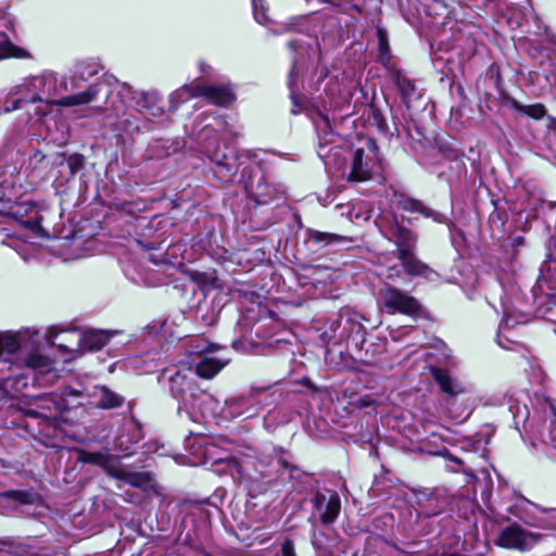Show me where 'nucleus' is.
Returning <instances> with one entry per match:
<instances>
[{"mask_svg": "<svg viewBox=\"0 0 556 556\" xmlns=\"http://www.w3.org/2000/svg\"><path fill=\"white\" fill-rule=\"evenodd\" d=\"M403 556H424V548L412 549L410 545H407V548L401 549Z\"/></svg>", "mask_w": 556, "mask_h": 556, "instance_id": "nucleus-55", "label": "nucleus"}, {"mask_svg": "<svg viewBox=\"0 0 556 556\" xmlns=\"http://www.w3.org/2000/svg\"><path fill=\"white\" fill-rule=\"evenodd\" d=\"M268 387H251L247 394L227 399L222 413L227 418L250 419L258 416L267 403Z\"/></svg>", "mask_w": 556, "mask_h": 556, "instance_id": "nucleus-7", "label": "nucleus"}, {"mask_svg": "<svg viewBox=\"0 0 556 556\" xmlns=\"http://www.w3.org/2000/svg\"><path fill=\"white\" fill-rule=\"evenodd\" d=\"M122 101H129L136 111L148 122L159 124L165 119L166 110L163 96L155 89L139 91L129 84L123 83L118 88Z\"/></svg>", "mask_w": 556, "mask_h": 556, "instance_id": "nucleus-6", "label": "nucleus"}, {"mask_svg": "<svg viewBox=\"0 0 556 556\" xmlns=\"http://www.w3.org/2000/svg\"><path fill=\"white\" fill-rule=\"evenodd\" d=\"M254 18L258 24L267 25L269 17L267 16V4L264 0H252Z\"/></svg>", "mask_w": 556, "mask_h": 556, "instance_id": "nucleus-41", "label": "nucleus"}, {"mask_svg": "<svg viewBox=\"0 0 556 556\" xmlns=\"http://www.w3.org/2000/svg\"><path fill=\"white\" fill-rule=\"evenodd\" d=\"M75 329H73L74 331ZM72 330H66L59 326H51L47 328L45 339L58 348V343H65L70 346L73 345V337L70 334Z\"/></svg>", "mask_w": 556, "mask_h": 556, "instance_id": "nucleus-32", "label": "nucleus"}, {"mask_svg": "<svg viewBox=\"0 0 556 556\" xmlns=\"http://www.w3.org/2000/svg\"><path fill=\"white\" fill-rule=\"evenodd\" d=\"M210 66L205 63H200V71L202 74L206 75L208 74Z\"/></svg>", "mask_w": 556, "mask_h": 556, "instance_id": "nucleus-58", "label": "nucleus"}, {"mask_svg": "<svg viewBox=\"0 0 556 556\" xmlns=\"http://www.w3.org/2000/svg\"><path fill=\"white\" fill-rule=\"evenodd\" d=\"M199 97L208 99L212 103L226 106L235 100L232 90L225 86L199 85Z\"/></svg>", "mask_w": 556, "mask_h": 556, "instance_id": "nucleus-23", "label": "nucleus"}, {"mask_svg": "<svg viewBox=\"0 0 556 556\" xmlns=\"http://www.w3.org/2000/svg\"><path fill=\"white\" fill-rule=\"evenodd\" d=\"M328 24H329L330 26H332V25H337V24H338V22H337V20H336V18H330V20L328 21Z\"/></svg>", "mask_w": 556, "mask_h": 556, "instance_id": "nucleus-63", "label": "nucleus"}, {"mask_svg": "<svg viewBox=\"0 0 556 556\" xmlns=\"http://www.w3.org/2000/svg\"><path fill=\"white\" fill-rule=\"evenodd\" d=\"M281 556H298L295 552V546L292 540L286 539L281 543L280 547Z\"/></svg>", "mask_w": 556, "mask_h": 556, "instance_id": "nucleus-48", "label": "nucleus"}, {"mask_svg": "<svg viewBox=\"0 0 556 556\" xmlns=\"http://www.w3.org/2000/svg\"><path fill=\"white\" fill-rule=\"evenodd\" d=\"M77 460L83 464H90L101 467L110 477H113V473L116 470L118 459L113 456L108 448H103L101 451H87V450H78L77 451Z\"/></svg>", "mask_w": 556, "mask_h": 556, "instance_id": "nucleus-16", "label": "nucleus"}, {"mask_svg": "<svg viewBox=\"0 0 556 556\" xmlns=\"http://www.w3.org/2000/svg\"><path fill=\"white\" fill-rule=\"evenodd\" d=\"M73 337V345L58 343L60 351L70 354L71 358L81 355L84 352L101 350L115 334V331L88 329L86 331L74 330L70 333Z\"/></svg>", "mask_w": 556, "mask_h": 556, "instance_id": "nucleus-8", "label": "nucleus"}, {"mask_svg": "<svg viewBox=\"0 0 556 556\" xmlns=\"http://www.w3.org/2000/svg\"><path fill=\"white\" fill-rule=\"evenodd\" d=\"M337 39L339 41L343 40V36L341 35V30L340 29L338 30Z\"/></svg>", "mask_w": 556, "mask_h": 556, "instance_id": "nucleus-64", "label": "nucleus"}, {"mask_svg": "<svg viewBox=\"0 0 556 556\" xmlns=\"http://www.w3.org/2000/svg\"><path fill=\"white\" fill-rule=\"evenodd\" d=\"M400 204L404 211L409 212V213H418L426 218H431L435 223H439V224L450 223V220L443 214L432 210L431 207L426 205L420 200L406 198V199H403L400 202Z\"/></svg>", "mask_w": 556, "mask_h": 556, "instance_id": "nucleus-28", "label": "nucleus"}, {"mask_svg": "<svg viewBox=\"0 0 556 556\" xmlns=\"http://www.w3.org/2000/svg\"><path fill=\"white\" fill-rule=\"evenodd\" d=\"M340 325H341V320H340V318H336V319H333V320L331 321V324H330V329H329V331H325V332L323 333V339H324V340H327V341L332 340V339L336 337V332H337V330L339 329Z\"/></svg>", "mask_w": 556, "mask_h": 556, "instance_id": "nucleus-51", "label": "nucleus"}, {"mask_svg": "<svg viewBox=\"0 0 556 556\" xmlns=\"http://www.w3.org/2000/svg\"><path fill=\"white\" fill-rule=\"evenodd\" d=\"M194 280H197L198 283L203 285L205 287H216L218 281L215 270L206 273H197L194 275Z\"/></svg>", "mask_w": 556, "mask_h": 556, "instance_id": "nucleus-44", "label": "nucleus"}, {"mask_svg": "<svg viewBox=\"0 0 556 556\" xmlns=\"http://www.w3.org/2000/svg\"><path fill=\"white\" fill-rule=\"evenodd\" d=\"M543 441L556 452V424H551L548 433L544 437Z\"/></svg>", "mask_w": 556, "mask_h": 556, "instance_id": "nucleus-50", "label": "nucleus"}, {"mask_svg": "<svg viewBox=\"0 0 556 556\" xmlns=\"http://www.w3.org/2000/svg\"><path fill=\"white\" fill-rule=\"evenodd\" d=\"M313 511L311 518L317 519L324 526L332 525L341 510L339 494L329 489L317 491L311 500Z\"/></svg>", "mask_w": 556, "mask_h": 556, "instance_id": "nucleus-11", "label": "nucleus"}, {"mask_svg": "<svg viewBox=\"0 0 556 556\" xmlns=\"http://www.w3.org/2000/svg\"><path fill=\"white\" fill-rule=\"evenodd\" d=\"M416 509L410 511V519L415 523L409 525V531L417 533L422 531L421 521L440 515L447 506V498L441 491H420L416 494Z\"/></svg>", "mask_w": 556, "mask_h": 556, "instance_id": "nucleus-9", "label": "nucleus"}, {"mask_svg": "<svg viewBox=\"0 0 556 556\" xmlns=\"http://www.w3.org/2000/svg\"><path fill=\"white\" fill-rule=\"evenodd\" d=\"M65 162L71 176H75L83 168L85 159L81 154L74 153L68 155Z\"/></svg>", "mask_w": 556, "mask_h": 556, "instance_id": "nucleus-42", "label": "nucleus"}, {"mask_svg": "<svg viewBox=\"0 0 556 556\" xmlns=\"http://www.w3.org/2000/svg\"><path fill=\"white\" fill-rule=\"evenodd\" d=\"M18 51L20 49L9 41L0 43V58L20 56Z\"/></svg>", "mask_w": 556, "mask_h": 556, "instance_id": "nucleus-46", "label": "nucleus"}, {"mask_svg": "<svg viewBox=\"0 0 556 556\" xmlns=\"http://www.w3.org/2000/svg\"><path fill=\"white\" fill-rule=\"evenodd\" d=\"M548 127L556 131V117L548 116Z\"/></svg>", "mask_w": 556, "mask_h": 556, "instance_id": "nucleus-57", "label": "nucleus"}, {"mask_svg": "<svg viewBox=\"0 0 556 556\" xmlns=\"http://www.w3.org/2000/svg\"><path fill=\"white\" fill-rule=\"evenodd\" d=\"M199 85H184L169 94L168 112H176L178 108L192 98L199 97Z\"/></svg>", "mask_w": 556, "mask_h": 556, "instance_id": "nucleus-31", "label": "nucleus"}, {"mask_svg": "<svg viewBox=\"0 0 556 556\" xmlns=\"http://www.w3.org/2000/svg\"><path fill=\"white\" fill-rule=\"evenodd\" d=\"M389 73L401 93L402 101L409 109L412 103L420 98L415 84L399 68L390 67Z\"/></svg>", "mask_w": 556, "mask_h": 556, "instance_id": "nucleus-20", "label": "nucleus"}, {"mask_svg": "<svg viewBox=\"0 0 556 556\" xmlns=\"http://www.w3.org/2000/svg\"><path fill=\"white\" fill-rule=\"evenodd\" d=\"M375 122L377 123V127L380 132L387 134L388 131V124L383 116L379 113L374 114Z\"/></svg>", "mask_w": 556, "mask_h": 556, "instance_id": "nucleus-52", "label": "nucleus"}, {"mask_svg": "<svg viewBox=\"0 0 556 556\" xmlns=\"http://www.w3.org/2000/svg\"><path fill=\"white\" fill-rule=\"evenodd\" d=\"M21 348V332L0 331V372L11 371Z\"/></svg>", "mask_w": 556, "mask_h": 556, "instance_id": "nucleus-15", "label": "nucleus"}, {"mask_svg": "<svg viewBox=\"0 0 556 556\" xmlns=\"http://www.w3.org/2000/svg\"><path fill=\"white\" fill-rule=\"evenodd\" d=\"M394 237L399 257L414 253L417 244V235L414 231L403 226H396Z\"/></svg>", "mask_w": 556, "mask_h": 556, "instance_id": "nucleus-30", "label": "nucleus"}, {"mask_svg": "<svg viewBox=\"0 0 556 556\" xmlns=\"http://www.w3.org/2000/svg\"><path fill=\"white\" fill-rule=\"evenodd\" d=\"M404 270L409 276H420L429 281H435L438 273L416 257L414 253L399 257Z\"/></svg>", "mask_w": 556, "mask_h": 556, "instance_id": "nucleus-24", "label": "nucleus"}, {"mask_svg": "<svg viewBox=\"0 0 556 556\" xmlns=\"http://www.w3.org/2000/svg\"><path fill=\"white\" fill-rule=\"evenodd\" d=\"M197 142L202 152L214 163V175L223 184L233 180L239 169L237 155L226 141H235L239 131L224 116L201 114L193 125Z\"/></svg>", "mask_w": 556, "mask_h": 556, "instance_id": "nucleus-3", "label": "nucleus"}, {"mask_svg": "<svg viewBox=\"0 0 556 556\" xmlns=\"http://www.w3.org/2000/svg\"><path fill=\"white\" fill-rule=\"evenodd\" d=\"M277 189L273 186H269L267 184H258L257 185V191H256V202L260 204H265L274 199H276Z\"/></svg>", "mask_w": 556, "mask_h": 556, "instance_id": "nucleus-40", "label": "nucleus"}, {"mask_svg": "<svg viewBox=\"0 0 556 556\" xmlns=\"http://www.w3.org/2000/svg\"><path fill=\"white\" fill-rule=\"evenodd\" d=\"M346 325L350 326L351 331H355L356 333L363 336L365 328L361 323L349 318L346 319Z\"/></svg>", "mask_w": 556, "mask_h": 556, "instance_id": "nucleus-53", "label": "nucleus"}, {"mask_svg": "<svg viewBox=\"0 0 556 556\" xmlns=\"http://www.w3.org/2000/svg\"><path fill=\"white\" fill-rule=\"evenodd\" d=\"M444 456H445L448 460H451V462L455 463V464H456L457 466H459V467H462V466H463V464H464V463H463V460H462L460 458H458V457H456V456H453V455H452V454H450V453H446Z\"/></svg>", "mask_w": 556, "mask_h": 556, "instance_id": "nucleus-56", "label": "nucleus"}, {"mask_svg": "<svg viewBox=\"0 0 556 556\" xmlns=\"http://www.w3.org/2000/svg\"><path fill=\"white\" fill-rule=\"evenodd\" d=\"M306 239L309 242L316 244L318 248H325L328 245H340L352 242V240L349 237L332 232H323L315 229L306 230Z\"/></svg>", "mask_w": 556, "mask_h": 556, "instance_id": "nucleus-29", "label": "nucleus"}, {"mask_svg": "<svg viewBox=\"0 0 556 556\" xmlns=\"http://www.w3.org/2000/svg\"><path fill=\"white\" fill-rule=\"evenodd\" d=\"M142 370H143L144 372H149V371H151V370H152V367H151L150 365H144V366L142 367Z\"/></svg>", "mask_w": 556, "mask_h": 556, "instance_id": "nucleus-62", "label": "nucleus"}, {"mask_svg": "<svg viewBox=\"0 0 556 556\" xmlns=\"http://www.w3.org/2000/svg\"><path fill=\"white\" fill-rule=\"evenodd\" d=\"M28 94L22 90V84L13 87L3 103H0V115L2 113H10L15 110H27L31 105Z\"/></svg>", "mask_w": 556, "mask_h": 556, "instance_id": "nucleus-26", "label": "nucleus"}, {"mask_svg": "<svg viewBox=\"0 0 556 556\" xmlns=\"http://www.w3.org/2000/svg\"><path fill=\"white\" fill-rule=\"evenodd\" d=\"M162 377L168 380L169 392L178 402L177 413L181 418L200 422L218 408L216 399L198 387L191 368L165 369Z\"/></svg>", "mask_w": 556, "mask_h": 556, "instance_id": "nucleus-4", "label": "nucleus"}, {"mask_svg": "<svg viewBox=\"0 0 556 556\" xmlns=\"http://www.w3.org/2000/svg\"><path fill=\"white\" fill-rule=\"evenodd\" d=\"M66 409L67 404L63 395L53 392L35 397L33 406L26 410V415L46 421H54Z\"/></svg>", "mask_w": 556, "mask_h": 556, "instance_id": "nucleus-14", "label": "nucleus"}, {"mask_svg": "<svg viewBox=\"0 0 556 556\" xmlns=\"http://www.w3.org/2000/svg\"><path fill=\"white\" fill-rule=\"evenodd\" d=\"M16 382L17 383H22L23 388H25L27 386V381H26V378L24 376H17L16 377Z\"/></svg>", "mask_w": 556, "mask_h": 556, "instance_id": "nucleus-59", "label": "nucleus"}, {"mask_svg": "<svg viewBox=\"0 0 556 556\" xmlns=\"http://www.w3.org/2000/svg\"><path fill=\"white\" fill-rule=\"evenodd\" d=\"M486 441L479 438H471L463 442V450L479 454L480 457H484L486 453Z\"/></svg>", "mask_w": 556, "mask_h": 556, "instance_id": "nucleus-38", "label": "nucleus"}, {"mask_svg": "<svg viewBox=\"0 0 556 556\" xmlns=\"http://www.w3.org/2000/svg\"><path fill=\"white\" fill-rule=\"evenodd\" d=\"M379 296L382 307L389 314L400 313L416 317L421 311V305L417 299L394 287L386 286L380 290Z\"/></svg>", "mask_w": 556, "mask_h": 556, "instance_id": "nucleus-10", "label": "nucleus"}, {"mask_svg": "<svg viewBox=\"0 0 556 556\" xmlns=\"http://www.w3.org/2000/svg\"><path fill=\"white\" fill-rule=\"evenodd\" d=\"M228 363V359L216 357L213 354H206L194 361L195 370H193L195 377L211 379L217 375Z\"/></svg>", "mask_w": 556, "mask_h": 556, "instance_id": "nucleus-22", "label": "nucleus"}, {"mask_svg": "<svg viewBox=\"0 0 556 556\" xmlns=\"http://www.w3.org/2000/svg\"><path fill=\"white\" fill-rule=\"evenodd\" d=\"M101 70V65L93 60H83L75 63L71 76L70 90L79 89L84 83L96 76Z\"/></svg>", "mask_w": 556, "mask_h": 556, "instance_id": "nucleus-21", "label": "nucleus"}, {"mask_svg": "<svg viewBox=\"0 0 556 556\" xmlns=\"http://www.w3.org/2000/svg\"><path fill=\"white\" fill-rule=\"evenodd\" d=\"M513 108L521 114H525L534 119H542L546 115V108L542 103L534 104H521L520 102L514 101Z\"/></svg>", "mask_w": 556, "mask_h": 556, "instance_id": "nucleus-35", "label": "nucleus"}, {"mask_svg": "<svg viewBox=\"0 0 556 556\" xmlns=\"http://www.w3.org/2000/svg\"><path fill=\"white\" fill-rule=\"evenodd\" d=\"M224 463L226 462V466L229 469L230 473L233 476L235 472L239 476L240 482H249L251 478L245 473V468L242 464L238 463L235 459L229 458H218L216 463Z\"/></svg>", "mask_w": 556, "mask_h": 556, "instance_id": "nucleus-39", "label": "nucleus"}, {"mask_svg": "<svg viewBox=\"0 0 556 556\" xmlns=\"http://www.w3.org/2000/svg\"><path fill=\"white\" fill-rule=\"evenodd\" d=\"M497 343H498V345H500L501 348H503V349H509V348H508V345H506V344L503 342L501 334H498V336H497Z\"/></svg>", "mask_w": 556, "mask_h": 556, "instance_id": "nucleus-61", "label": "nucleus"}, {"mask_svg": "<svg viewBox=\"0 0 556 556\" xmlns=\"http://www.w3.org/2000/svg\"><path fill=\"white\" fill-rule=\"evenodd\" d=\"M113 478L143 491H148L153 488V479L150 472L132 471L121 466V464L117 465L116 470L113 473Z\"/></svg>", "mask_w": 556, "mask_h": 556, "instance_id": "nucleus-19", "label": "nucleus"}, {"mask_svg": "<svg viewBox=\"0 0 556 556\" xmlns=\"http://www.w3.org/2000/svg\"><path fill=\"white\" fill-rule=\"evenodd\" d=\"M218 346L211 344L202 338H195L190 343V353L201 357L206 354H214Z\"/></svg>", "mask_w": 556, "mask_h": 556, "instance_id": "nucleus-36", "label": "nucleus"}, {"mask_svg": "<svg viewBox=\"0 0 556 556\" xmlns=\"http://www.w3.org/2000/svg\"><path fill=\"white\" fill-rule=\"evenodd\" d=\"M143 438L142 429L135 420L126 424L123 433L117 435L114 441V448L121 452L123 456L132 454L134 446Z\"/></svg>", "mask_w": 556, "mask_h": 556, "instance_id": "nucleus-17", "label": "nucleus"}, {"mask_svg": "<svg viewBox=\"0 0 556 556\" xmlns=\"http://www.w3.org/2000/svg\"><path fill=\"white\" fill-rule=\"evenodd\" d=\"M331 540L326 538L324 532L321 531H314L312 534V544L315 548L319 551L327 552L329 551L331 546Z\"/></svg>", "mask_w": 556, "mask_h": 556, "instance_id": "nucleus-43", "label": "nucleus"}, {"mask_svg": "<svg viewBox=\"0 0 556 556\" xmlns=\"http://www.w3.org/2000/svg\"><path fill=\"white\" fill-rule=\"evenodd\" d=\"M541 534L530 532L518 523H511L504 528L496 540V544L507 549L529 551L541 539Z\"/></svg>", "mask_w": 556, "mask_h": 556, "instance_id": "nucleus-13", "label": "nucleus"}, {"mask_svg": "<svg viewBox=\"0 0 556 556\" xmlns=\"http://www.w3.org/2000/svg\"><path fill=\"white\" fill-rule=\"evenodd\" d=\"M121 123H122L124 129L128 132L142 131L139 121L135 116H128V117L124 118Z\"/></svg>", "mask_w": 556, "mask_h": 556, "instance_id": "nucleus-45", "label": "nucleus"}, {"mask_svg": "<svg viewBox=\"0 0 556 556\" xmlns=\"http://www.w3.org/2000/svg\"><path fill=\"white\" fill-rule=\"evenodd\" d=\"M551 409L553 413V420L551 421V424H556V405L552 404Z\"/></svg>", "mask_w": 556, "mask_h": 556, "instance_id": "nucleus-60", "label": "nucleus"}, {"mask_svg": "<svg viewBox=\"0 0 556 556\" xmlns=\"http://www.w3.org/2000/svg\"><path fill=\"white\" fill-rule=\"evenodd\" d=\"M113 79L112 76L103 77L98 83L88 86L84 91L60 97L63 92L70 90L66 77L52 71H45L37 76L24 79L22 90L28 94L33 104H45V108L37 106L35 109V114L43 116L50 106L85 105L98 100L101 94H103L104 104H106L109 94L112 92L110 85Z\"/></svg>", "mask_w": 556, "mask_h": 556, "instance_id": "nucleus-2", "label": "nucleus"}, {"mask_svg": "<svg viewBox=\"0 0 556 556\" xmlns=\"http://www.w3.org/2000/svg\"><path fill=\"white\" fill-rule=\"evenodd\" d=\"M91 396L93 397L96 405L102 409H114L121 407L125 397L114 392L106 386H96L92 390Z\"/></svg>", "mask_w": 556, "mask_h": 556, "instance_id": "nucleus-25", "label": "nucleus"}, {"mask_svg": "<svg viewBox=\"0 0 556 556\" xmlns=\"http://www.w3.org/2000/svg\"><path fill=\"white\" fill-rule=\"evenodd\" d=\"M377 37L379 42V60L382 64H387L390 61V47L387 30L378 26Z\"/></svg>", "mask_w": 556, "mask_h": 556, "instance_id": "nucleus-37", "label": "nucleus"}, {"mask_svg": "<svg viewBox=\"0 0 556 556\" xmlns=\"http://www.w3.org/2000/svg\"><path fill=\"white\" fill-rule=\"evenodd\" d=\"M279 464L286 470H289V475H290L291 479H300L301 478L302 471L298 467L290 465L285 458L281 457L279 459Z\"/></svg>", "mask_w": 556, "mask_h": 556, "instance_id": "nucleus-49", "label": "nucleus"}, {"mask_svg": "<svg viewBox=\"0 0 556 556\" xmlns=\"http://www.w3.org/2000/svg\"><path fill=\"white\" fill-rule=\"evenodd\" d=\"M516 324V321L511 320L510 316L505 312L504 313V318L502 319L501 324H500V331H504L508 328H511L514 327Z\"/></svg>", "mask_w": 556, "mask_h": 556, "instance_id": "nucleus-54", "label": "nucleus"}, {"mask_svg": "<svg viewBox=\"0 0 556 556\" xmlns=\"http://www.w3.org/2000/svg\"><path fill=\"white\" fill-rule=\"evenodd\" d=\"M0 215L12 217L39 237H49L41 226L42 215L37 204L29 199L17 200L14 182L10 185L9 192L0 190Z\"/></svg>", "mask_w": 556, "mask_h": 556, "instance_id": "nucleus-5", "label": "nucleus"}, {"mask_svg": "<svg viewBox=\"0 0 556 556\" xmlns=\"http://www.w3.org/2000/svg\"><path fill=\"white\" fill-rule=\"evenodd\" d=\"M318 131L317 154L326 169L332 175L341 174L348 181L362 182L371 178L379 162V148L372 138H365L361 146L351 152V162L346 165L345 152L341 147L342 138L332 131L329 119L321 116L316 125Z\"/></svg>", "mask_w": 556, "mask_h": 556, "instance_id": "nucleus-1", "label": "nucleus"}, {"mask_svg": "<svg viewBox=\"0 0 556 556\" xmlns=\"http://www.w3.org/2000/svg\"><path fill=\"white\" fill-rule=\"evenodd\" d=\"M529 504L536 510L546 515V517L544 518H538L534 521L529 522L530 526L543 529L556 528V508H542L539 505L531 502H529Z\"/></svg>", "mask_w": 556, "mask_h": 556, "instance_id": "nucleus-33", "label": "nucleus"}, {"mask_svg": "<svg viewBox=\"0 0 556 556\" xmlns=\"http://www.w3.org/2000/svg\"><path fill=\"white\" fill-rule=\"evenodd\" d=\"M24 363L27 368L35 371L34 381L38 384L51 383V371L53 369V362L50 357L40 353H29Z\"/></svg>", "mask_w": 556, "mask_h": 556, "instance_id": "nucleus-18", "label": "nucleus"}, {"mask_svg": "<svg viewBox=\"0 0 556 556\" xmlns=\"http://www.w3.org/2000/svg\"><path fill=\"white\" fill-rule=\"evenodd\" d=\"M509 412L513 415L516 429H519V425H525L530 416V410L527 404L520 403L519 400L509 402Z\"/></svg>", "mask_w": 556, "mask_h": 556, "instance_id": "nucleus-34", "label": "nucleus"}, {"mask_svg": "<svg viewBox=\"0 0 556 556\" xmlns=\"http://www.w3.org/2000/svg\"><path fill=\"white\" fill-rule=\"evenodd\" d=\"M392 527H393V517L390 515H382L372 521V528L375 530L383 529V528H392Z\"/></svg>", "mask_w": 556, "mask_h": 556, "instance_id": "nucleus-47", "label": "nucleus"}, {"mask_svg": "<svg viewBox=\"0 0 556 556\" xmlns=\"http://www.w3.org/2000/svg\"><path fill=\"white\" fill-rule=\"evenodd\" d=\"M288 47L294 53L292 66L288 75V88L292 101L291 112L299 114L302 108L298 99V92L300 90V81L303 77L306 47L298 39L290 40Z\"/></svg>", "mask_w": 556, "mask_h": 556, "instance_id": "nucleus-12", "label": "nucleus"}, {"mask_svg": "<svg viewBox=\"0 0 556 556\" xmlns=\"http://www.w3.org/2000/svg\"><path fill=\"white\" fill-rule=\"evenodd\" d=\"M432 375L440 389L451 396H456L467 391L466 387L456 378L452 377L446 369L433 368Z\"/></svg>", "mask_w": 556, "mask_h": 556, "instance_id": "nucleus-27", "label": "nucleus"}]
</instances>
